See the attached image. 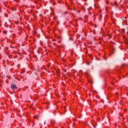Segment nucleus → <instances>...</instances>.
I'll list each match as a JSON object with an SVG mask.
<instances>
[{
	"instance_id": "nucleus-1",
	"label": "nucleus",
	"mask_w": 128,
	"mask_h": 128,
	"mask_svg": "<svg viewBox=\"0 0 128 128\" xmlns=\"http://www.w3.org/2000/svg\"><path fill=\"white\" fill-rule=\"evenodd\" d=\"M111 50H112V52H111V54H110V56H112V54H114V51L116 50V48H114V47L112 46L111 48Z\"/></svg>"
},
{
	"instance_id": "nucleus-2",
	"label": "nucleus",
	"mask_w": 128,
	"mask_h": 128,
	"mask_svg": "<svg viewBox=\"0 0 128 128\" xmlns=\"http://www.w3.org/2000/svg\"><path fill=\"white\" fill-rule=\"evenodd\" d=\"M11 88L12 90H18V87L14 84H12V85L11 86Z\"/></svg>"
},
{
	"instance_id": "nucleus-3",
	"label": "nucleus",
	"mask_w": 128,
	"mask_h": 128,
	"mask_svg": "<svg viewBox=\"0 0 128 128\" xmlns=\"http://www.w3.org/2000/svg\"><path fill=\"white\" fill-rule=\"evenodd\" d=\"M50 124H51V126H54L55 124H56V121L52 120L50 121Z\"/></svg>"
},
{
	"instance_id": "nucleus-4",
	"label": "nucleus",
	"mask_w": 128,
	"mask_h": 128,
	"mask_svg": "<svg viewBox=\"0 0 128 128\" xmlns=\"http://www.w3.org/2000/svg\"><path fill=\"white\" fill-rule=\"evenodd\" d=\"M84 74H86V76H90V72H86L84 73Z\"/></svg>"
},
{
	"instance_id": "nucleus-5",
	"label": "nucleus",
	"mask_w": 128,
	"mask_h": 128,
	"mask_svg": "<svg viewBox=\"0 0 128 128\" xmlns=\"http://www.w3.org/2000/svg\"><path fill=\"white\" fill-rule=\"evenodd\" d=\"M38 115H35L34 116V118H35L36 120H38Z\"/></svg>"
},
{
	"instance_id": "nucleus-6",
	"label": "nucleus",
	"mask_w": 128,
	"mask_h": 128,
	"mask_svg": "<svg viewBox=\"0 0 128 128\" xmlns=\"http://www.w3.org/2000/svg\"><path fill=\"white\" fill-rule=\"evenodd\" d=\"M10 48H16L17 46H10Z\"/></svg>"
},
{
	"instance_id": "nucleus-7",
	"label": "nucleus",
	"mask_w": 128,
	"mask_h": 128,
	"mask_svg": "<svg viewBox=\"0 0 128 128\" xmlns=\"http://www.w3.org/2000/svg\"><path fill=\"white\" fill-rule=\"evenodd\" d=\"M60 72V70H56V74H58Z\"/></svg>"
},
{
	"instance_id": "nucleus-8",
	"label": "nucleus",
	"mask_w": 128,
	"mask_h": 128,
	"mask_svg": "<svg viewBox=\"0 0 128 128\" xmlns=\"http://www.w3.org/2000/svg\"><path fill=\"white\" fill-rule=\"evenodd\" d=\"M57 76H60V72H59V73H57Z\"/></svg>"
},
{
	"instance_id": "nucleus-9",
	"label": "nucleus",
	"mask_w": 128,
	"mask_h": 128,
	"mask_svg": "<svg viewBox=\"0 0 128 128\" xmlns=\"http://www.w3.org/2000/svg\"><path fill=\"white\" fill-rule=\"evenodd\" d=\"M114 4L115 6H118V2H114Z\"/></svg>"
},
{
	"instance_id": "nucleus-10",
	"label": "nucleus",
	"mask_w": 128,
	"mask_h": 128,
	"mask_svg": "<svg viewBox=\"0 0 128 128\" xmlns=\"http://www.w3.org/2000/svg\"><path fill=\"white\" fill-rule=\"evenodd\" d=\"M93 34H96V30H93Z\"/></svg>"
},
{
	"instance_id": "nucleus-11",
	"label": "nucleus",
	"mask_w": 128,
	"mask_h": 128,
	"mask_svg": "<svg viewBox=\"0 0 128 128\" xmlns=\"http://www.w3.org/2000/svg\"><path fill=\"white\" fill-rule=\"evenodd\" d=\"M58 40H62V37L61 36H58Z\"/></svg>"
},
{
	"instance_id": "nucleus-12",
	"label": "nucleus",
	"mask_w": 128,
	"mask_h": 128,
	"mask_svg": "<svg viewBox=\"0 0 128 128\" xmlns=\"http://www.w3.org/2000/svg\"><path fill=\"white\" fill-rule=\"evenodd\" d=\"M104 60H107L106 57L104 56Z\"/></svg>"
},
{
	"instance_id": "nucleus-13",
	"label": "nucleus",
	"mask_w": 128,
	"mask_h": 128,
	"mask_svg": "<svg viewBox=\"0 0 128 128\" xmlns=\"http://www.w3.org/2000/svg\"><path fill=\"white\" fill-rule=\"evenodd\" d=\"M57 48H62V46H56Z\"/></svg>"
},
{
	"instance_id": "nucleus-14",
	"label": "nucleus",
	"mask_w": 128,
	"mask_h": 128,
	"mask_svg": "<svg viewBox=\"0 0 128 128\" xmlns=\"http://www.w3.org/2000/svg\"><path fill=\"white\" fill-rule=\"evenodd\" d=\"M3 32H4V34H6V30H4V31Z\"/></svg>"
},
{
	"instance_id": "nucleus-15",
	"label": "nucleus",
	"mask_w": 128,
	"mask_h": 128,
	"mask_svg": "<svg viewBox=\"0 0 128 128\" xmlns=\"http://www.w3.org/2000/svg\"><path fill=\"white\" fill-rule=\"evenodd\" d=\"M120 104H122V101L120 100Z\"/></svg>"
},
{
	"instance_id": "nucleus-16",
	"label": "nucleus",
	"mask_w": 128,
	"mask_h": 128,
	"mask_svg": "<svg viewBox=\"0 0 128 128\" xmlns=\"http://www.w3.org/2000/svg\"><path fill=\"white\" fill-rule=\"evenodd\" d=\"M124 22H126V18H124Z\"/></svg>"
},
{
	"instance_id": "nucleus-17",
	"label": "nucleus",
	"mask_w": 128,
	"mask_h": 128,
	"mask_svg": "<svg viewBox=\"0 0 128 128\" xmlns=\"http://www.w3.org/2000/svg\"><path fill=\"white\" fill-rule=\"evenodd\" d=\"M56 39H53V40H52V41H53V42H56Z\"/></svg>"
},
{
	"instance_id": "nucleus-18",
	"label": "nucleus",
	"mask_w": 128,
	"mask_h": 128,
	"mask_svg": "<svg viewBox=\"0 0 128 128\" xmlns=\"http://www.w3.org/2000/svg\"><path fill=\"white\" fill-rule=\"evenodd\" d=\"M53 44H54V46H56V43H53Z\"/></svg>"
},
{
	"instance_id": "nucleus-19",
	"label": "nucleus",
	"mask_w": 128,
	"mask_h": 128,
	"mask_svg": "<svg viewBox=\"0 0 128 128\" xmlns=\"http://www.w3.org/2000/svg\"><path fill=\"white\" fill-rule=\"evenodd\" d=\"M48 108H49V107H48V106H46V110H48Z\"/></svg>"
},
{
	"instance_id": "nucleus-20",
	"label": "nucleus",
	"mask_w": 128,
	"mask_h": 128,
	"mask_svg": "<svg viewBox=\"0 0 128 128\" xmlns=\"http://www.w3.org/2000/svg\"><path fill=\"white\" fill-rule=\"evenodd\" d=\"M34 33L35 34H36V32H34Z\"/></svg>"
},
{
	"instance_id": "nucleus-21",
	"label": "nucleus",
	"mask_w": 128,
	"mask_h": 128,
	"mask_svg": "<svg viewBox=\"0 0 128 128\" xmlns=\"http://www.w3.org/2000/svg\"><path fill=\"white\" fill-rule=\"evenodd\" d=\"M0 12H2V9L0 8Z\"/></svg>"
},
{
	"instance_id": "nucleus-22",
	"label": "nucleus",
	"mask_w": 128,
	"mask_h": 128,
	"mask_svg": "<svg viewBox=\"0 0 128 128\" xmlns=\"http://www.w3.org/2000/svg\"><path fill=\"white\" fill-rule=\"evenodd\" d=\"M77 12H80V10H77Z\"/></svg>"
},
{
	"instance_id": "nucleus-23",
	"label": "nucleus",
	"mask_w": 128,
	"mask_h": 128,
	"mask_svg": "<svg viewBox=\"0 0 128 128\" xmlns=\"http://www.w3.org/2000/svg\"><path fill=\"white\" fill-rule=\"evenodd\" d=\"M5 16H8V15L6 14Z\"/></svg>"
},
{
	"instance_id": "nucleus-24",
	"label": "nucleus",
	"mask_w": 128,
	"mask_h": 128,
	"mask_svg": "<svg viewBox=\"0 0 128 128\" xmlns=\"http://www.w3.org/2000/svg\"><path fill=\"white\" fill-rule=\"evenodd\" d=\"M58 43L60 42V41H58Z\"/></svg>"
},
{
	"instance_id": "nucleus-25",
	"label": "nucleus",
	"mask_w": 128,
	"mask_h": 128,
	"mask_svg": "<svg viewBox=\"0 0 128 128\" xmlns=\"http://www.w3.org/2000/svg\"><path fill=\"white\" fill-rule=\"evenodd\" d=\"M65 14H68V12H65Z\"/></svg>"
},
{
	"instance_id": "nucleus-26",
	"label": "nucleus",
	"mask_w": 128,
	"mask_h": 128,
	"mask_svg": "<svg viewBox=\"0 0 128 128\" xmlns=\"http://www.w3.org/2000/svg\"><path fill=\"white\" fill-rule=\"evenodd\" d=\"M86 0H84V2H86Z\"/></svg>"
},
{
	"instance_id": "nucleus-27",
	"label": "nucleus",
	"mask_w": 128,
	"mask_h": 128,
	"mask_svg": "<svg viewBox=\"0 0 128 128\" xmlns=\"http://www.w3.org/2000/svg\"><path fill=\"white\" fill-rule=\"evenodd\" d=\"M54 4H55V3H54Z\"/></svg>"
},
{
	"instance_id": "nucleus-28",
	"label": "nucleus",
	"mask_w": 128,
	"mask_h": 128,
	"mask_svg": "<svg viewBox=\"0 0 128 128\" xmlns=\"http://www.w3.org/2000/svg\"><path fill=\"white\" fill-rule=\"evenodd\" d=\"M74 10H76V9H74Z\"/></svg>"
},
{
	"instance_id": "nucleus-29",
	"label": "nucleus",
	"mask_w": 128,
	"mask_h": 128,
	"mask_svg": "<svg viewBox=\"0 0 128 128\" xmlns=\"http://www.w3.org/2000/svg\"><path fill=\"white\" fill-rule=\"evenodd\" d=\"M95 28H96V26H95Z\"/></svg>"
}]
</instances>
